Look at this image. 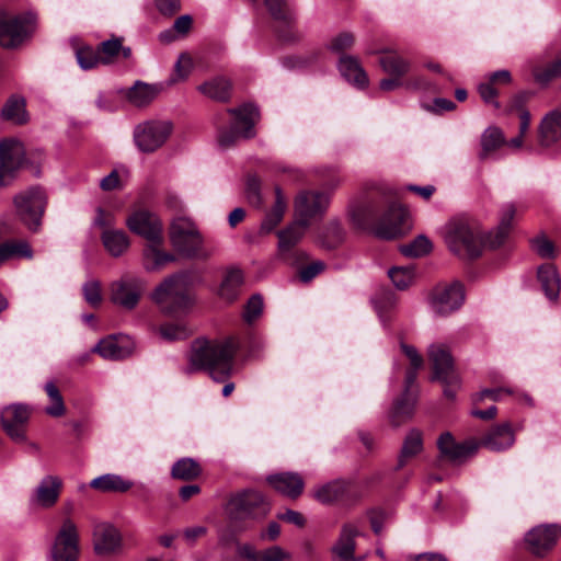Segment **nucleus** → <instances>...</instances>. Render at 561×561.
<instances>
[{"instance_id":"50","label":"nucleus","mask_w":561,"mask_h":561,"mask_svg":"<svg viewBox=\"0 0 561 561\" xmlns=\"http://www.w3.org/2000/svg\"><path fill=\"white\" fill-rule=\"evenodd\" d=\"M15 256L33 257V250L26 241H8L0 244V257L3 262Z\"/></svg>"},{"instance_id":"21","label":"nucleus","mask_w":561,"mask_h":561,"mask_svg":"<svg viewBox=\"0 0 561 561\" xmlns=\"http://www.w3.org/2000/svg\"><path fill=\"white\" fill-rule=\"evenodd\" d=\"M560 536L561 526L557 524L539 525L526 534L525 542L534 556L542 558L554 548Z\"/></svg>"},{"instance_id":"63","label":"nucleus","mask_w":561,"mask_h":561,"mask_svg":"<svg viewBox=\"0 0 561 561\" xmlns=\"http://www.w3.org/2000/svg\"><path fill=\"white\" fill-rule=\"evenodd\" d=\"M193 68V60L187 54H181L174 65V71L179 80H184L188 77Z\"/></svg>"},{"instance_id":"23","label":"nucleus","mask_w":561,"mask_h":561,"mask_svg":"<svg viewBox=\"0 0 561 561\" xmlns=\"http://www.w3.org/2000/svg\"><path fill=\"white\" fill-rule=\"evenodd\" d=\"M28 417V408L21 403L10 404L2 410L1 423L3 430L15 443L25 440V425Z\"/></svg>"},{"instance_id":"42","label":"nucleus","mask_w":561,"mask_h":561,"mask_svg":"<svg viewBox=\"0 0 561 561\" xmlns=\"http://www.w3.org/2000/svg\"><path fill=\"white\" fill-rule=\"evenodd\" d=\"M101 240L105 250L114 257L122 256L129 248V239L124 230L105 229Z\"/></svg>"},{"instance_id":"18","label":"nucleus","mask_w":561,"mask_h":561,"mask_svg":"<svg viewBox=\"0 0 561 561\" xmlns=\"http://www.w3.org/2000/svg\"><path fill=\"white\" fill-rule=\"evenodd\" d=\"M144 282L137 276H124L111 284V301L125 310L137 307L144 293Z\"/></svg>"},{"instance_id":"28","label":"nucleus","mask_w":561,"mask_h":561,"mask_svg":"<svg viewBox=\"0 0 561 561\" xmlns=\"http://www.w3.org/2000/svg\"><path fill=\"white\" fill-rule=\"evenodd\" d=\"M266 481L276 492L290 499H297L305 488L304 479L296 472L270 474Z\"/></svg>"},{"instance_id":"1","label":"nucleus","mask_w":561,"mask_h":561,"mask_svg":"<svg viewBox=\"0 0 561 561\" xmlns=\"http://www.w3.org/2000/svg\"><path fill=\"white\" fill-rule=\"evenodd\" d=\"M398 197V190L387 187L381 191L379 198L351 206L352 222L360 229L370 228L376 237L385 240L404 234L409 229V214L397 203Z\"/></svg>"},{"instance_id":"59","label":"nucleus","mask_w":561,"mask_h":561,"mask_svg":"<svg viewBox=\"0 0 561 561\" xmlns=\"http://www.w3.org/2000/svg\"><path fill=\"white\" fill-rule=\"evenodd\" d=\"M245 196L253 206L260 207L262 205L261 183L255 175H251L247 180Z\"/></svg>"},{"instance_id":"5","label":"nucleus","mask_w":561,"mask_h":561,"mask_svg":"<svg viewBox=\"0 0 561 561\" xmlns=\"http://www.w3.org/2000/svg\"><path fill=\"white\" fill-rule=\"evenodd\" d=\"M410 360V368L405 373L404 388L388 412V419L393 427H399L412 419L419 399V386L415 383L416 371L423 366L421 353H405Z\"/></svg>"},{"instance_id":"60","label":"nucleus","mask_w":561,"mask_h":561,"mask_svg":"<svg viewBox=\"0 0 561 561\" xmlns=\"http://www.w3.org/2000/svg\"><path fill=\"white\" fill-rule=\"evenodd\" d=\"M354 44V36L352 33L342 32L331 39L328 48L333 53H342L352 47Z\"/></svg>"},{"instance_id":"37","label":"nucleus","mask_w":561,"mask_h":561,"mask_svg":"<svg viewBox=\"0 0 561 561\" xmlns=\"http://www.w3.org/2000/svg\"><path fill=\"white\" fill-rule=\"evenodd\" d=\"M134 485L133 481L116 473H105L94 478L90 486L103 493H125Z\"/></svg>"},{"instance_id":"19","label":"nucleus","mask_w":561,"mask_h":561,"mask_svg":"<svg viewBox=\"0 0 561 561\" xmlns=\"http://www.w3.org/2000/svg\"><path fill=\"white\" fill-rule=\"evenodd\" d=\"M24 148L16 139L0 141V186H7L24 161Z\"/></svg>"},{"instance_id":"52","label":"nucleus","mask_w":561,"mask_h":561,"mask_svg":"<svg viewBox=\"0 0 561 561\" xmlns=\"http://www.w3.org/2000/svg\"><path fill=\"white\" fill-rule=\"evenodd\" d=\"M530 70L537 83L547 85L553 79L561 77V55L558 56L547 67L540 68L537 66H531Z\"/></svg>"},{"instance_id":"41","label":"nucleus","mask_w":561,"mask_h":561,"mask_svg":"<svg viewBox=\"0 0 561 561\" xmlns=\"http://www.w3.org/2000/svg\"><path fill=\"white\" fill-rule=\"evenodd\" d=\"M1 118L18 125H23L28 121L26 111V101L23 96L11 95L1 108Z\"/></svg>"},{"instance_id":"2","label":"nucleus","mask_w":561,"mask_h":561,"mask_svg":"<svg viewBox=\"0 0 561 561\" xmlns=\"http://www.w3.org/2000/svg\"><path fill=\"white\" fill-rule=\"evenodd\" d=\"M126 225L130 231L144 237L148 245L144 251L147 261L146 268L156 271L167 263L175 261V256L171 253L162 251L163 229L160 219L156 214L147 209L135 210L126 220Z\"/></svg>"},{"instance_id":"38","label":"nucleus","mask_w":561,"mask_h":561,"mask_svg":"<svg viewBox=\"0 0 561 561\" xmlns=\"http://www.w3.org/2000/svg\"><path fill=\"white\" fill-rule=\"evenodd\" d=\"M287 208L286 199L279 186L275 187V202L272 208L265 214L260 227L261 234L271 233L283 220Z\"/></svg>"},{"instance_id":"16","label":"nucleus","mask_w":561,"mask_h":561,"mask_svg":"<svg viewBox=\"0 0 561 561\" xmlns=\"http://www.w3.org/2000/svg\"><path fill=\"white\" fill-rule=\"evenodd\" d=\"M79 533L76 524L67 518L62 522L50 549L51 561H78Z\"/></svg>"},{"instance_id":"56","label":"nucleus","mask_w":561,"mask_h":561,"mask_svg":"<svg viewBox=\"0 0 561 561\" xmlns=\"http://www.w3.org/2000/svg\"><path fill=\"white\" fill-rule=\"evenodd\" d=\"M84 301L92 308H99L103 301L101 283L96 279H88L82 284Z\"/></svg>"},{"instance_id":"27","label":"nucleus","mask_w":561,"mask_h":561,"mask_svg":"<svg viewBox=\"0 0 561 561\" xmlns=\"http://www.w3.org/2000/svg\"><path fill=\"white\" fill-rule=\"evenodd\" d=\"M62 481L57 476L44 477L34 490L31 502L41 507H51L58 501Z\"/></svg>"},{"instance_id":"51","label":"nucleus","mask_w":561,"mask_h":561,"mask_svg":"<svg viewBox=\"0 0 561 561\" xmlns=\"http://www.w3.org/2000/svg\"><path fill=\"white\" fill-rule=\"evenodd\" d=\"M171 474L179 480H193L201 474V467L192 458H182L173 465Z\"/></svg>"},{"instance_id":"54","label":"nucleus","mask_w":561,"mask_h":561,"mask_svg":"<svg viewBox=\"0 0 561 561\" xmlns=\"http://www.w3.org/2000/svg\"><path fill=\"white\" fill-rule=\"evenodd\" d=\"M344 239V229L337 219H332L328 222L321 236V243L328 249L335 248Z\"/></svg>"},{"instance_id":"25","label":"nucleus","mask_w":561,"mask_h":561,"mask_svg":"<svg viewBox=\"0 0 561 561\" xmlns=\"http://www.w3.org/2000/svg\"><path fill=\"white\" fill-rule=\"evenodd\" d=\"M370 304L385 329H388L394 320L398 307V296L388 289L377 291L370 299Z\"/></svg>"},{"instance_id":"4","label":"nucleus","mask_w":561,"mask_h":561,"mask_svg":"<svg viewBox=\"0 0 561 561\" xmlns=\"http://www.w3.org/2000/svg\"><path fill=\"white\" fill-rule=\"evenodd\" d=\"M444 239L448 249L461 259H476L489 247L488 236L484 238L480 227L466 218L450 220L444 228Z\"/></svg>"},{"instance_id":"40","label":"nucleus","mask_w":561,"mask_h":561,"mask_svg":"<svg viewBox=\"0 0 561 561\" xmlns=\"http://www.w3.org/2000/svg\"><path fill=\"white\" fill-rule=\"evenodd\" d=\"M148 331L152 335H157L165 342L182 341L187 339L192 334V331L187 325L171 322H165L160 325L149 323Z\"/></svg>"},{"instance_id":"58","label":"nucleus","mask_w":561,"mask_h":561,"mask_svg":"<svg viewBox=\"0 0 561 561\" xmlns=\"http://www.w3.org/2000/svg\"><path fill=\"white\" fill-rule=\"evenodd\" d=\"M76 57L79 66L83 70H90L94 68L100 61L101 57L90 47H83L76 51Z\"/></svg>"},{"instance_id":"34","label":"nucleus","mask_w":561,"mask_h":561,"mask_svg":"<svg viewBox=\"0 0 561 561\" xmlns=\"http://www.w3.org/2000/svg\"><path fill=\"white\" fill-rule=\"evenodd\" d=\"M561 139V111L549 112L539 126V142L543 147H551Z\"/></svg>"},{"instance_id":"22","label":"nucleus","mask_w":561,"mask_h":561,"mask_svg":"<svg viewBox=\"0 0 561 561\" xmlns=\"http://www.w3.org/2000/svg\"><path fill=\"white\" fill-rule=\"evenodd\" d=\"M360 534L356 523L350 522L342 525L336 541L332 545L330 552L332 561H362L356 556V537Z\"/></svg>"},{"instance_id":"31","label":"nucleus","mask_w":561,"mask_h":561,"mask_svg":"<svg viewBox=\"0 0 561 561\" xmlns=\"http://www.w3.org/2000/svg\"><path fill=\"white\" fill-rule=\"evenodd\" d=\"M337 69L341 76L355 88L362 90L368 87V76L356 57L342 56L339 60Z\"/></svg>"},{"instance_id":"6","label":"nucleus","mask_w":561,"mask_h":561,"mask_svg":"<svg viewBox=\"0 0 561 561\" xmlns=\"http://www.w3.org/2000/svg\"><path fill=\"white\" fill-rule=\"evenodd\" d=\"M188 275L185 273L173 274L161 282L151 293V300L158 305L161 312L174 316L186 310L192 299L187 293Z\"/></svg>"},{"instance_id":"14","label":"nucleus","mask_w":561,"mask_h":561,"mask_svg":"<svg viewBox=\"0 0 561 561\" xmlns=\"http://www.w3.org/2000/svg\"><path fill=\"white\" fill-rule=\"evenodd\" d=\"M432 380L443 386L444 397L454 401L461 388V378L455 367L450 353H432Z\"/></svg>"},{"instance_id":"29","label":"nucleus","mask_w":561,"mask_h":561,"mask_svg":"<svg viewBox=\"0 0 561 561\" xmlns=\"http://www.w3.org/2000/svg\"><path fill=\"white\" fill-rule=\"evenodd\" d=\"M512 82V75L506 69L493 71L485 76V81L478 85V91L481 99L486 103L493 105L495 108L500 107L496 100L499 85H508Z\"/></svg>"},{"instance_id":"11","label":"nucleus","mask_w":561,"mask_h":561,"mask_svg":"<svg viewBox=\"0 0 561 561\" xmlns=\"http://www.w3.org/2000/svg\"><path fill=\"white\" fill-rule=\"evenodd\" d=\"M173 125L170 121L152 119L135 126L133 138L137 149L150 153L162 147L170 137Z\"/></svg>"},{"instance_id":"10","label":"nucleus","mask_w":561,"mask_h":561,"mask_svg":"<svg viewBox=\"0 0 561 561\" xmlns=\"http://www.w3.org/2000/svg\"><path fill=\"white\" fill-rule=\"evenodd\" d=\"M13 203L21 221L31 231H38L46 206L45 192L41 187H31L15 195Z\"/></svg>"},{"instance_id":"20","label":"nucleus","mask_w":561,"mask_h":561,"mask_svg":"<svg viewBox=\"0 0 561 561\" xmlns=\"http://www.w3.org/2000/svg\"><path fill=\"white\" fill-rule=\"evenodd\" d=\"M312 495L314 500L324 505L335 502L352 503L359 497L353 482L337 479L317 486Z\"/></svg>"},{"instance_id":"3","label":"nucleus","mask_w":561,"mask_h":561,"mask_svg":"<svg viewBox=\"0 0 561 561\" xmlns=\"http://www.w3.org/2000/svg\"><path fill=\"white\" fill-rule=\"evenodd\" d=\"M226 515L233 533L247 531L262 522L270 513L267 499L254 489H244L230 495Z\"/></svg>"},{"instance_id":"57","label":"nucleus","mask_w":561,"mask_h":561,"mask_svg":"<svg viewBox=\"0 0 561 561\" xmlns=\"http://www.w3.org/2000/svg\"><path fill=\"white\" fill-rule=\"evenodd\" d=\"M467 335L465 332H459L448 339L437 341L430 345L428 351H450L453 348H459L465 346L463 341Z\"/></svg>"},{"instance_id":"48","label":"nucleus","mask_w":561,"mask_h":561,"mask_svg":"<svg viewBox=\"0 0 561 561\" xmlns=\"http://www.w3.org/2000/svg\"><path fill=\"white\" fill-rule=\"evenodd\" d=\"M129 178V170L127 167L121 164L115 167L106 176L100 181L101 190L111 192L121 190L125 186Z\"/></svg>"},{"instance_id":"32","label":"nucleus","mask_w":561,"mask_h":561,"mask_svg":"<svg viewBox=\"0 0 561 561\" xmlns=\"http://www.w3.org/2000/svg\"><path fill=\"white\" fill-rule=\"evenodd\" d=\"M161 83H146L136 81L126 92L127 101L136 107L148 106L162 92Z\"/></svg>"},{"instance_id":"33","label":"nucleus","mask_w":561,"mask_h":561,"mask_svg":"<svg viewBox=\"0 0 561 561\" xmlns=\"http://www.w3.org/2000/svg\"><path fill=\"white\" fill-rule=\"evenodd\" d=\"M243 284V272L237 266H231L225 272L218 288V296L228 302H232L240 295Z\"/></svg>"},{"instance_id":"36","label":"nucleus","mask_w":561,"mask_h":561,"mask_svg":"<svg viewBox=\"0 0 561 561\" xmlns=\"http://www.w3.org/2000/svg\"><path fill=\"white\" fill-rule=\"evenodd\" d=\"M538 280L546 297L554 301L559 298L561 278L557 267L552 264H543L538 268Z\"/></svg>"},{"instance_id":"26","label":"nucleus","mask_w":561,"mask_h":561,"mask_svg":"<svg viewBox=\"0 0 561 561\" xmlns=\"http://www.w3.org/2000/svg\"><path fill=\"white\" fill-rule=\"evenodd\" d=\"M437 447L443 456L451 461H460L472 456L479 448L474 440L456 443L449 432L443 433L437 439Z\"/></svg>"},{"instance_id":"12","label":"nucleus","mask_w":561,"mask_h":561,"mask_svg":"<svg viewBox=\"0 0 561 561\" xmlns=\"http://www.w3.org/2000/svg\"><path fill=\"white\" fill-rule=\"evenodd\" d=\"M233 353H190L187 373L207 371L217 381H222L233 369Z\"/></svg>"},{"instance_id":"13","label":"nucleus","mask_w":561,"mask_h":561,"mask_svg":"<svg viewBox=\"0 0 561 561\" xmlns=\"http://www.w3.org/2000/svg\"><path fill=\"white\" fill-rule=\"evenodd\" d=\"M465 298L463 285L454 280L436 285L430 295L428 305L435 314L446 317L459 310Z\"/></svg>"},{"instance_id":"15","label":"nucleus","mask_w":561,"mask_h":561,"mask_svg":"<svg viewBox=\"0 0 561 561\" xmlns=\"http://www.w3.org/2000/svg\"><path fill=\"white\" fill-rule=\"evenodd\" d=\"M308 227V224L296 217L290 225L277 232L278 256L282 261L296 266L307 260V254L304 251L295 250V247L302 239Z\"/></svg>"},{"instance_id":"64","label":"nucleus","mask_w":561,"mask_h":561,"mask_svg":"<svg viewBox=\"0 0 561 561\" xmlns=\"http://www.w3.org/2000/svg\"><path fill=\"white\" fill-rule=\"evenodd\" d=\"M290 558V554L286 552L279 546L270 547L263 551H260L259 561H285Z\"/></svg>"},{"instance_id":"8","label":"nucleus","mask_w":561,"mask_h":561,"mask_svg":"<svg viewBox=\"0 0 561 561\" xmlns=\"http://www.w3.org/2000/svg\"><path fill=\"white\" fill-rule=\"evenodd\" d=\"M232 116L229 127H218L217 141L221 148L233 146L239 139H249L255 136L254 125L259 121V110L253 104H243L238 108H230Z\"/></svg>"},{"instance_id":"49","label":"nucleus","mask_w":561,"mask_h":561,"mask_svg":"<svg viewBox=\"0 0 561 561\" xmlns=\"http://www.w3.org/2000/svg\"><path fill=\"white\" fill-rule=\"evenodd\" d=\"M388 276L397 289L405 290L415 280V270L412 265L393 266L389 268Z\"/></svg>"},{"instance_id":"61","label":"nucleus","mask_w":561,"mask_h":561,"mask_svg":"<svg viewBox=\"0 0 561 561\" xmlns=\"http://www.w3.org/2000/svg\"><path fill=\"white\" fill-rule=\"evenodd\" d=\"M263 310V299L260 295H253L247 302L245 310L243 313L247 322L254 321Z\"/></svg>"},{"instance_id":"24","label":"nucleus","mask_w":561,"mask_h":561,"mask_svg":"<svg viewBox=\"0 0 561 561\" xmlns=\"http://www.w3.org/2000/svg\"><path fill=\"white\" fill-rule=\"evenodd\" d=\"M123 547L119 530L108 523L96 524L93 528V548L98 556L118 553Z\"/></svg>"},{"instance_id":"43","label":"nucleus","mask_w":561,"mask_h":561,"mask_svg":"<svg viewBox=\"0 0 561 561\" xmlns=\"http://www.w3.org/2000/svg\"><path fill=\"white\" fill-rule=\"evenodd\" d=\"M137 343L133 336L125 333H114L101 339L91 351H134Z\"/></svg>"},{"instance_id":"53","label":"nucleus","mask_w":561,"mask_h":561,"mask_svg":"<svg viewBox=\"0 0 561 561\" xmlns=\"http://www.w3.org/2000/svg\"><path fill=\"white\" fill-rule=\"evenodd\" d=\"M44 389L47 397L51 401V404L46 407L45 412L54 417L62 416L66 412V407L57 386L53 381H48L45 383Z\"/></svg>"},{"instance_id":"39","label":"nucleus","mask_w":561,"mask_h":561,"mask_svg":"<svg viewBox=\"0 0 561 561\" xmlns=\"http://www.w3.org/2000/svg\"><path fill=\"white\" fill-rule=\"evenodd\" d=\"M515 213L516 208L513 204L507 203L502 206L500 224L495 231L488 234V243L490 248H497L504 242L508 236Z\"/></svg>"},{"instance_id":"35","label":"nucleus","mask_w":561,"mask_h":561,"mask_svg":"<svg viewBox=\"0 0 561 561\" xmlns=\"http://www.w3.org/2000/svg\"><path fill=\"white\" fill-rule=\"evenodd\" d=\"M423 448L424 438L422 431L419 428H411L403 439L396 469H402L410 459L420 455L423 451Z\"/></svg>"},{"instance_id":"44","label":"nucleus","mask_w":561,"mask_h":561,"mask_svg":"<svg viewBox=\"0 0 561 561\" xmlns=\"http://www.w3.org/2000/svg\"><path fill=\"white\" fill-rule=\"evenodd\" d=\"M379 64L385 72L398 78L405 76L411 67L410 61L394 50L386 51Z\"/></svg>"},{"instance_id":"55","label":"nucleus","mask_w":561,"mask_h":561,"mask_svg":"<svg viewBox=\"0 0 561 561\" xmlns=\"http://www.w3.org/2000/svg\"><path fill=\"white\" fill-rule=\"evenodd\" d=\"M432 242L423 234L416 237L413 241L401 245L400 251L405 256L421 257L430 253Z\"/></svg>"},{"instance_id":"47","label":"nucleus","mask_w":561,"mask_h":561,"mask_svg":"<svg viewBox=\"0 0 561 561\" xmlns=\"http://www.w3.org/2000/svg\"><path fill=\"white\" fill-rule=\"evenodd\" d=\"M505 144L503 131L496 126L488 127L481 135V147L480 153L481 159H485L491 152L499 149Z\"/></svg>"},{"instance_id":"62","label":"nucleus","mask_w":561,"mask_h":561,"mask_svg":"<svg viewBox=\"0 0 561 561\" xmlns=\"http://www.w3.org/2000/svg\"><path fill=\"white\" fill-rule=\"evenodd\" d=\"M533 248L537 252L538 255L545 259L553 257L554 255V247L553 243L548 240L546 237L540 236L533 240Z\"/></svg>"},{"instance_id":"17","label":"nucleus","mask_w":561,"mask_h":561,"mask_svg":"<svg viewBox=\"0 0 561 561\" xmlns=\"http://www.w3.org/2000/svg\"><path fill=\"white\" fill-rule=\"evenodd\" d=\"M330 205V195L320 192L306 190L301 191L295 198L296 217L310 225L311 220L321 218Z\"/></svg>"},{"instance_id":"9","label":"nucleus","mask_w":561,"mask_h":561,"mask_svg":"<svg viewBox=\"0 0 561 561\" xmlns=\"http://www.w3.org/2000/svg\"><path fill=\"white\" fill-rule=\"evenodd\" d=\"M36 16L33 12L10 14L0 10V46L14 49L26 42L35 32Z\"/></svg>"},{"instance_id":"45","label":"nucleus","mask_w":561,"mask_h":561,"mask_svg":"<svg viewBox=\"0 0 561 561\" xmlns=\"http://www.w3.org/2000/svg\"><path fill=\"white\" fill-rule=\"evenodd\" d=\"M241 345L239 340L234 336H228L224 339L221 342L210 341L207 337H198L193 341L191 345V351H236L240 348Z\"/></svg>"},{"instance_id":"7","label":"nucleus","mask_w":561,"mask_h":561,"mask_svg":"<svg viewBox=\"0 0 561 561\" xmlns=\"http://www.w3.org/2000/svg\"><path fill=\"white\" fill-rule=\"evenodd\" d=\"M170 240L174 249L184 256L202 260L210 256L199 230L188 218L178 217L172 221Z\"/></svg>"},{"instance_id":"46","label":"nucleus","mask_w":561,"mask_h":561,"mask_svg":"<svg viewBox=\"0 0 561 561\" xmlns=\"http://www.w3.org/2000/svg\"><path fill=\"white\" fill-rule=\"evenodd\" d=\"M230 82L224 77H216L198 87V90L206 96L217 100L227 101L230 93Z\"/></svg>"},{"instance_id":"30","label":"nucleus","mask_w":561,"mask_h":561,"mask_svg":"<svg viewBox=\"0 0 561 561\" xmlns=\"http://www.w3.org/2000/svg\"><path fill=\"white\" fill-rule=\"evenodd\" d=\"M515 436L508 423L493 426L481 439L479 446L492 451H502L513 446Z\"/></svg>"}]
</instances>
